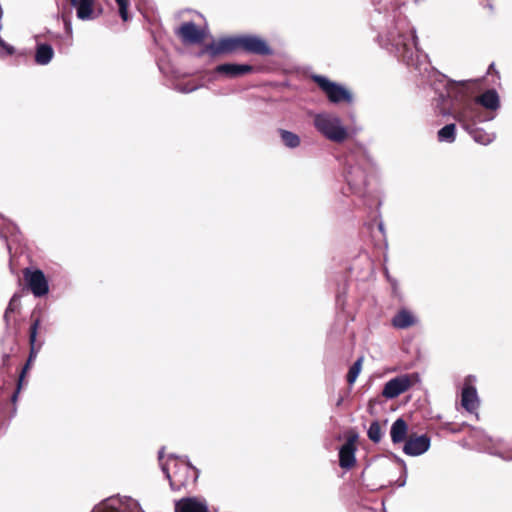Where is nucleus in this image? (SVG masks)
Segmentation results:
<instances>
[{"label":"nucleus","instance_id":"f257e3e1","mask_svg":"<svg viewBox=\"0 0 512 512\" xmlns=\"http://www.w3.org/2000/svg\"><path fill=\"white\" fill-rule=\"evenodd\" d=\"M30 320L31 325L29 328V356L19 374L17 388L10 397L13 404H15L17 401L19 391L21 390L27 372L31 368L33 361L36 359L45 342L43 335L47 332V328L42 325L41 313L33 312Z\"/></svg>","mask_w":512,"mask_h":512},{"label":"nucleus","instance_id":"f03ea898","mask_svg":"<svg viewBox=\"0 0 512 512\" xmlns=\"http://www.w3.org/2000/svg\"><path fill=\"white\" fill-rule=\"evenodd\" d=\"M314 126L330 141L342 143L348 138V132L342 126L340 118L330 114H317L314 118Z\"/></svg>","mask_w":512,"mask_h":512},{"label":"nucleus","instance_id":"7ed1b4c3","mask_svg":"<svg viewBox=\"0 0 512 512\" xmlns=\"http://www.w3.org/2000/svg\"><path fill=\"white\" fill-rule=\"evenodd\" d=\"M311 79L326 94L328 100L331 103H340V102H345L348 104L352 103V101H353L352 94L350 93V91L345 89L343 86L330 81L329 79H327L326 77H324L322 75H312Z\"/></svg>","mask_w":512,"mask_h":512},{"label":"nucleus","instance_id":"20e7f679","mask_svg":"<svg viewBox=\"0 0 512 512\" xmlns=\"http://www.w3.org/2000/svg\"><path fill=\"white\" fill-rule=\"evenodd\" d=\"M419 381L418 373L396 376L385 383L381 394L386 399H394L410 390Z\"/></svg>","mask_w":512,"mask_h":512},{"label":"nucleus","instance_id":"39448f33","mask_svg":"<svg viewBox=\"0 0 512 512\" xmlns=\"http://www.w3.org/2000/svg\"><path fill=\"white\" fill-rule=\"evenodd\" d=\"M237 50H241L240 36L235 37H224L218 41H214L207 44L204 49L199 53V56L209 54L212 57L233 53Z\"/></svg>","mask_w":512,"mask_h":512},{"label":"nucleus","instance_id":"423d86ee","mask_svg":"<svg viewBox=\"0 0 512 512\" xmlns=\"http://www.w3.org/2000/svg\"><path fill=\"white\" fill-rule=\"evenodd\" d=\"M24 281L34 296L42 297L49 291L48 281L40 269L25 268L22 271Z\"/></svg>","mask_w":512,"mask_h":512},{"label":"nucleus","instance_id":"0eeeda50","mask_svg":"<svg viewBox=\"0 0 512 512\" xmlns=\"http://www.w3.org/2000/svg\"><path fill=\"white\" fill-rule=\"evenodd\" d=\"M175 33L187 45L201 44L206 38V31L192 21L182 23Z\"/></svg>","mask_w":512,"mask_h":512},{"label":"nucleus","instance_id":"6e6552de","mask_svg":"<svg viewBox=\"0 0 512 512\" xmlns=\"http://www.w3.org/2000/svg\"><path fill=\"white\" fill-rule=\"evenodd\" d=\"M241 50L250 54L260 56H270L273 54L272 48L268 43L258 36L242 35L240 36Z\"/></svg>","mask_w":512,"mask_h":512},{"label":"nucleus","instance_id":"1a4fd4ad","mask_svg":"<svg viewBox=\"0 0 512 512\" xmlns=\"http://www.w3.org/2000/svg\"><path fill=\"white\" fill-rule=\"evenodd\" d=\"M357 439L358 435L351 433L347 436L346 442L341 446L339 450V466L341 468L350 470L356 465Z\"/></svg>","mask_w":512,"mask_h":512},{"label":"nucleus","instance_id":"9d476101","mask_svg":"<svg viewBox=\"0 0 512 512\" xmlns=\"http://www.w3.org/2000/svg\"><path fill=\"white\" fill-rule=\"evenodd\" d=\"M346 181L353 193L364 195L368 184V176L361 167H350L346 174Z\"/></svg>","mask_w":512,"mask_h":512},{"label":"nucleus","instance_id":"9b49d317","mask_svg":"<svg viewBox=\"0 0 512 512\" xmlns=\"http://www.w3.org/2000/svg\"><path fill=\"white\" fill-rule=\"evenodd\" d=\"M430 447V437L427 434L412 433L405 441L403 452L409 456H418L425 453Z\"/></svg>","mask_w":512,"mask_h":512},{"label":"nucleus","instance_id":"f8f14e48","mask_svg":"<svg viewBox=\"0 0 512 512\" xmlns=\"http://www.w3.org/2000/svg\"><path fill=\"white\" fill-rule=\"evenodd\" d=\"M254 71V67L249 64L224 63L216 66L215 73L227 78H238Z\"/></svg>","mask_w":512,"mask_h":512},{"label":"nucleus","instance_id":"ddd939ff","mask_svg":"<svg viewBox=\"0 0 512 512\" xmlns=\"http://www.w3.org/2000/svg\"><path fill=\"white\" fill-rule=\"evenodd\" d=\"M461 405L469 413H473L477 410L479 399L474 386L465 384L461 393Z\"/></svg>","mask_w":512,"mask_h":512},{"label":"nucleus","instance_id":"4468645a","mask_svg":"<svg viewBox=\"0 0 512 512\" xmlns=\"http://www.w3.org/2000/svg\"><path fill=\"white\" fill-rule=\"evenodd\" d=\"M475 102L492 111H495L500 107L499 95L494 89L486 90L484 93L477 96Z\"/></svg>","mask_w":512,"mask_h":512},{"label":"nucleus","instance_id":"2eb2a0df","mask_svg":"<svg viewBox=\"0 0 512 512\" xmlns=\"http://www.w3.org/2000/svg\"><path fill=\"white\" fill-rule=\"evenodd\" d=\"M416 317L407 309L399 310L392 318V326L397 329H406L416 324Z\"/></svg>","mask_w":512,"mask_h":512},{"label":"nucleus","instance_id":"dca6fc26","mask_svg":"<svg viewBox=\"0 0 512 512\" xmlns=\"http://www.w3.org/2000/svg\"><path fill=\"white\" fill-rule=\"evenodd\" d=\"M175 512H209L207 506L195 498H183L175 505Z\"/></svg>","mask_w":512,"mask_h":512},{"label":"nucleus","instance_id":"f3484780","mask_svg":"<svg viewBox=\"0 0 512 512\" xmlns=\"http://www.w3.org/2000/svg\"><path fill=\"white\" fill-rule=\"evenodd\" d=\"M391 440L394 444L404 442L408 438V425L402 418H398L391 426Z\"/></svg>","mask_w":512,"mask_h":512},{"label":"nucleus","instance_id":"a211bd4d","mask_svg":"<svg viewBox=\"0 0 512 512\" xmlns=\"http://www.w3.org/2000/svg\"><path fill=\"white\" fill-rule=\"evenodd\" d=\"M54 56V50L51 45L38 44L35 53V62L39 65H47Z\"/></svg>","mask_w":512,"mask_h":512},{"label":"nucleus","instance_id":"6ab92c4d","mask_svg":"<svg viewBox=\"0 0 512 512\" xmlns=\"http://www.w3.org/2000/svg\"><path fill=\"white\" fill-rule=\"evenodd\" d=\"M77 8V17L81 20L94 18V0H79L75 6Z\"/></svg>","mask_w":512,"mask_h":512},{"label":"nucleus","instance_id":"aec40b11","mask_svg":"<svg viewBox=\"0 0 512 512\" xmlns=\"http://www.w3.org/2000/svg\"><path fill=\"white\" fill-rule=\"evenodd\" d=\"M416 35L413 30L408 33L399 34L398 38L392 36V40L396 46H403L405 50H409L412 45H416Z\"/></svg>","mask_w":512,"mask_h":512},{"label":"nucleus","instance_id":"412c9836","mask_svg":"<svg viewBox=\"0 0 512 512\" xmlns=\"http://www.w3.org/2000/svg\"><path fill=\"white\" fill-rule=\"evenodd\" d=\"M278 132H279L282 143L286 147L297 148L300 145L301 140L297 134H295L291 131L285 130V129H279Z\"/></svg>","mask_w":512,"mask_h":512},{"label":"nucleus","instance_id":"4be33fe9","mask_svg":"<svg viewBox=\"0 0 512 512\" xmlns=\"http://www.w3.org/2000/svg\"><path fill=\"white\" fill-rule=\"evenodd\" d=\"M438 140L443 142H449L452 143L455 141L456 138V126L455 124H447L443 128H441L438 133Z\"/></svg>","mask_w":512,"mask_h":512},{"label":"nucleus","instance_id":"5701e85b","mask_svg":"<svg viewBox=\"0 0 512 512\" xmlns=\"http://www.w3.org/2000/svg\"><path fill=\"white\" fill-rule=\"evenodd\" d=\"M363 357L358 358L353 365L349 368L346 380L349 385H353L359 376L362 369Z\"/></svg>","mask_w":512,"mask_h":512},{"label":"nucleus","instance_id":"b1692460","mask_svg":"<svg viewBox=\"0 0 512 512\" xmlns=\"http://www.w3.org/2000/svg\"><path fill=\"white\" fill-rule=\"evenodd\" d=\"M368 438L374 442L379 443L382 439V429L378 421H373L367 432Z\"/></svg>","mask_w":512,"mask_h":512},{"label":"nucleus","instance_id":"393cba45","mask_svg":"<svg viewBox=\"0 0 512 512\" xmlns=\"http://www.w3.org/2000/svg\"><path fill=\"white\" fill-rule=\"evenodd\" d=\"M119 6V14L123 21L128 20L129 0H115Z\"/></svg>","mask_w":512,"mask_h":512},{"label":"nucleus","instance_id":"a878e982","mask_svg":"<svg viewBox=\"0 0 512 512\" xmlns=\"http://www.w3.org/2000/svg\"><path fill=\"white\" fill-rule=\"evenodd\" d=\"M473 138L481 144H487L490 142L489 135L484 133L482 130L473 131Z\"/></svg>","mask_w":512,"mask_h":512},{"label":"nucleus","instance_id":"bb28decb","mask_svg":"<svg viewBox=\"0 0 512 512\" xmlns=\"http://www.w3.org/2000/svg\"><path fill=\"white\" fill-rule=\"evenodd\" d=\"M487 74L488 75H493L496 77V79L499 81L500 80V74H499V71L496 69L495 67V64L494 63H491L488 67V71H487Z\"/></svg>","mask_w":512,"mask_h":512},{"label":"nucleus","instance_id":"cd10ccee","mask_svg":"<svg viewBox=\"0 0 512 512\" xmlns=\"http://www.w3.org/2000/svg\"><path fill=\"white\" fill-rule=\"evenodd\" d=\"M9 363H10V353H3L2 355V362L0 364V369L1 368H8L9 367Z\"/></svg>","mask_w":512,"mask_h":512},{"label":"nucleus","instance_id":"c85d7f7f","mask_svg":"<svg viewBox=\"0 0 512 512\" xmlns=\"http://www.w3.org/2000/svg\"><path fill=\"white\" fill-rule=\"evenodd\" d=\"M0 46L6 50L7 54L12 55L14 53V48L8 44H6L3 40L0 39Z\"/></svg>","mask_w":512,"mask_h":512},{"label":"nucleus","instance_id":"c756f323","mask_svg":"<svg viewBox=\"0 0 512 512\" xmlns=\"http://www.w3.org/2000/svg\"><path fill=\"white\" fill-rule=\"evenodd\" d=\"M15 309H16V304H15V298L13 297V298L10 300V302H9V304H8V307L6 308V310H5V311L10 312V313H13V312L15 311Z\"/></svg>","mask_w":512,"mask_h":512},{"label":"nucleus","instance_id":"7c9ffc66","mask_svg":"<svg viewBox=\"0 0 512 512\" xmlns=\"http://www.w3.org/2000/svg\"><path fill=\"white\" fill-rule=\"evenodd\" d=\"M10 314L11 313L7 312V311H5V313H4L3 318H4V321H5L6 325H9V323H10Z\"/></svg>","mask_w":512,"mask_h":512},{"label":"nucleus","instance_id":"2f4dec72","mask_svg":"<svg viewBox=\"0 0 512 512\" xmlns=\"http://www.w3.org/2000/svg\"><path fill=\"white\" fill-rule=\"evenodd\" d=\"M72 6H76L79 0H69Z\"/></svg>","mask_w":512,"mask_h":512}]
</instances>
